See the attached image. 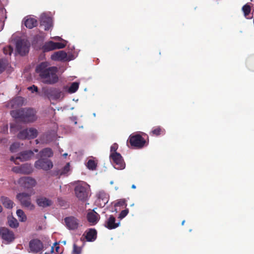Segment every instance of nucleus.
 I'll list each match as a JSON object with an SVG mask.
<instances>
[{
  "instance_id": "f257e3e1",
  "label": "nucleus",
  "mask_w": 254,
  "mask_h": 254,
  "mask_svg": "<svg viewBox=\"0 0 254 254\" xmlns=\"http://www.w3.org/2000/svg\"><path fill=\"white\" fill-rule=\"evenodd\" d=\"M36 70L39 74L41 81L45 84H53L58 81L57 68L50 66L48 62H43L39 64Z\"/></svg>"
},
{
  "instance_id": "f03ea898",
  "label": "nucleus",
  "mask_w": 254,
  "mask_h": 254,
  "mask_svg": "<svg viewBox=\"0 0 254 254\" xmlns=\"http://www.w3.org/2000/svg\"><path fill=\"white\" fill-rule=\"evenodd\" d=\"M90 186L84 182L79 181L74 189L76 197L80 200H86L89 194Z\"/></svg>"
},
{
  "instance_id": "7ed1b4c3",
  "label": "nucleus",
  "mask_w": 254,
  "mask_h": 254,
  "mask_svg": "<svg viewBox=\"0 0 254 254\" xmlns=\"http://www.w3.org/2000/svg\"><path fill=\"white\" fill-rule=\"evenodd\" d=\"M78 53L69 52L67 54L64 51L54 52L51 56V59L55 61H69L73 60L77 56Z\"/></svg>"
},
{
  "instance_id": "20e7f679",
  "label": "nucleus",
  "mask_w": 254,
  "mask_h": 254,
  "mask_svg": "<svg viewBox=\"0 0 254 254\" xmlns=\"http://www.w3.org/2000/svg\"><path fill=\"white\" fill-rule=\"evenodd\" d=\"M31 195L32 193L22 192L17 194L16 197L23 206L32 210L34 208V205L31 203Z\"/></svg>"
},
{
  "instance_id": "39448f33",
  "label": "nucleus",
  "mask_w": 254,
  "mask_h": 254,
  "mask_svg": "<svg viewBox=\"0 0 254 254\" xmlns=\"http://www.w3.org/2000/svg\"><path fill=\"white\" fill-rule=\"evenodd\" d=\"M110 158L115 169L122 170L125 168V163L120 153L110 154Z\"/></svg>"
},
{
  "instance_id": "423d86ee",
  "label": "nucleus",
  "mask_w": 254,
  "mask_h": 254,
  "mask_svg": "<svg viewBox=\"0 0 254 254\" xmlns=\"http://www.w3.org/2000/svg\"><path fill=\"white\" fill-rule=\"evenodd\" d=\"M19 115L25 122H32L37 119L36 112L33 109H23L19 111Z\"/></svg>"
},
{
  "instance_id": "0eeeda50",
  "label": "nucleus",
  "mask_w": 254,
  "mask_h": 254,
  "mask_svg": "<svg viewBox=\"0 0 254 254\" xmlns=\"http://www.w3.org/2000/svg\"><path fill=\"white\" fill-rule=\"evenodd\" d=\"M38 131L34 128H29L21 130L18 134L19 139H32L37 137Z\"/></svg>"
},
{
  "instance_id": "6e6552de",
  "label": "nucleus",
  "mask_w": 254,
  "mask_h": 254,
  "mask_svg": "<svg viewBox=\"0 0 254 254\" xmlns=\"http://www.w3.org/2000/svg\"><path fill=\"white\" fill-rule=\"evenodd\" d=\"M131 146L137 148H142L145 143V140L139 134H131L129 137Z\"/></svg>"
},
{
  "instance_id": "1a4fd4ad",
  "label": "nucleus",
  "mask_w": 254,
  "mask_h": 254,
  "mask_svg": "<svg viewBox=\"0 0 254 254\" xmlns=\"http://www.w3.org/2000/svg\"><path fill=\"white\" fill-rule=\"evenodd\" d=\"M53 164L52 162L47 159H40L35 163V167L38 169H43L45 171L49 170L52 168Z\"/></svg>"
},
{
  "instance_id": "9d476101",
  "label": "nucleus",
  "mask_w": 254,
  "mask_h": 254,
  "mask_svg": "<svg viewBox=\"0 0 254 254\" xmlns=\"http://www.w3.org/2000/svg\"><path fill=\"white\" fill-rule=\"evenodd\" d=\"M40 25L44 27L45 30H49L53 27V20L50 16L46 13H42L40 18Z\"/></svg>"
},
{
  "instance_id": "9b49d317",
  "label": "nucleus",
  "mask_w": 254,
  "mask_h": 254,
  "mask_svg": "<svg viewBox=\"0 0 254 254\" xmlns=\"http://www.w3.org/2000/svg\"><path fill=\"white\" fill-rule=\"evenodd\" d=\"M29 43L24 40L18 41L16 48L17 52L21 55H24L29 51Z\"/></svg>"
},
{
  "instance_id": "f8f14e48",
  "label": "nucleus",
  "mask_w": 254,
  "mask_h": 254,
  "mask_svg": "<svg viewBox=\"0 0 254 254\" xmlns=\"http://www.w3.org/2000/svg\"><path fill=\"white\" fill-rule=\"evenodd\" d=\"M33 155L34 153L32 151H25L21 152L18 157H11L10 160L13 161L15 164H18V160H20L21 161H25L31 158Z\"/></svg>"
},
{
  "instance_id": "ddd939ff",
  "label": "nucleus",
  "mask_w": 254,
  "mask_h": 254,
  "mask_svg": "<svg viewBox=\"0 0 254 254\" xmlns=\"http://www.w3.org/2000/svg\"><path fill=\"white\" fill-rule=\"evenodd\" d=\"M18 184L24 188H31L35 186L36 181L31 177H22L18 180Z\"/></svg>"
},
{
  "instance_id": "4468645a",
  "label": "nucleus",
  "mask_w": 254,
  "mask_h": 254,
  "mask_svg": "<svg viewBox=\"0 0 254 254\" xmlns=\"http://www.w3.org/2000/svg\"><path fill=\"white\" fill-rule=\"evenodd\" d=\"M64 222L66 227L70 230H74L78 228L79 225L78 220L74 217H66Z\"/></svg>"
},
{
  "instance_id": "2eb2a0df",
  "label": "nucleus",
  "mask_w": 254,
  "mask_h": 254,
  "mask_svg": "<svg viewBox=\"0 0 254 254\" xmlns=\"http://www.w3.org/2000/svg\"><path fill=\"white\" fill-rule=\"evenodd\" d=\"M98 198L97 203L101 207H104L109 201V195L104 191H99L97 194Z\"/></svg>"
},
{
  "instance_id": "dca6fc26",
  "label": "nucleus",
  "mask_w": 254,
  "mask_h": 254,
  "mask_svg": "<svg viewBox=\"0 0 254 254\" xmlns=\"http://www.w3.org/2000/svg\"><path fill=\"white\" fill-rule=\"evenodd\" d=\"M23 22L25 26L29 29H31L37 25V19L34 16H27L25 17L23 20Z\"/></svg>"
},
{
  "instance_id": "f3484780",
  "label": "nucleus",
  "mask_w": 254,
  "mask_h": 254,
  "mask_svg": "<svg viewBox=\"0 0 254 254\" xmlns=\"http://www.w3.org/2000/svg\"><path fill=\"white\" fill-rule=\"evenodd\" d=\"M0 234L2 239L7 242H11L14 239L13 232L5 228L0 229Z\"/></svg>"
},
{
  "instance_id": "a211bd4d",
  "label": "nucleus",
  "mask_w": 254,
  "mask_h": 254,
  "mask_svg": "<svg viewBox=\"0 0 254 254\" xmlns=\"http://www.w3.org/2000/svg\"><path fill=\"white\" fill-rule=\"evenodd\" d=\"M29 248L32 252L38 253L42 250L43 245L40 240H33L29 243Z\"/></svg>"
},
{
  "instance_id": "6ab92c4d",
  "label": "nucleus",
  "mask_w": 254,
  "mask_h": 254,
  "mask_svg": "<svg viewBox=\"0 0 254 254\" xmlns=\"http://www.w3.org/2000/svg\"><path fill=\"white\" fill-rule=\"evenodd\" d=\"M87 217L88 222L90 223L91 225L96 224L99 219V214L94 210H91L87 214Z\"/></svg>"
},
{
  "instance_id": "aec40b11",
  "label": "nucleus",
  "mask_w": 254,
  "mask_h": 254,
  "mask_svg": "<svg viewBox=\"0 0 254 254\" xmlns=\"http://www.w3.org/2000/svg\"><path fill=\"white\" fill-rule=\"evenodd\" d=\"M116 219L113 216H110L109 218L106 220L105 225L109 229H113L119 227L120 225V222H115Z\"/></svg>"
},
{
  "instance_id": "412c9836",
  "label": "nucleus",
  "mask_w": 254,
  "mask_h": 254,
  "mask_svg": "<svg viewBox=\"0 0 254 254\" xmlns=\"http://www.w3.org/2000/svg\"><path fill=\"white\" fill-rule=\"evenodd\" d=\"M36 201L38 206L42 207L50 206L52 204V201L50 199L45 197H40L37 198Z\"/></svg>"
},
{
  "instance_id": "4be33fe9",
  "label": "nucleus",
  "mask_w": 254,
  "mask_h": 254,
  "mask_svg": "<svg viewBox=\"0 0 254 254\" xmlns=\"http://www.w3.org/2000/svg\"><path fill=\"white\" fill-rule=\"evenodd\" d=\"M85 237L87 241H94L97 237V232L94 229H90L85 232Z\"/></svg>"
},
{
  "instance_id": "5701e85b",
  "label": "nucleus",
  "mask_w": 254,
  "mask_h": 254,
  "mask_svg": "<svg viewBox=\"0 0 254 254\" xmlns=\"http://www.w3.org/2000/svg\"><path fill=\"white\" fill-rule=\"evenodd\" d=\"M98 160L92 157L88 158L87 163H86V166L87 168L90 170H95L97 166Z\"/></svg>"
},
{
  "instance_id": "b1692460",
  "label": "nucleus",
  "mask_w": 254,
  "mask_h": 254,
  "mask_svg": "<svg viewBox=\"0 0 254 254\" xmlns=\"http://www.w3.org/2000/svg\"><path fill=\"white\" fill-rule=\"evenodd\" d=\"M0 201L5 207L8 209L12 208L14 205L13 202L8 197L5 196L1 197Z\"/></svg>"
},
{
  "instance_id": "393cba45",
  "label": "nucleus",
  "mask_w": 254,
  "mask_h": 254,
  "mask_svg": "<svg viewBox=\"0 0 254 254\" xmlns=\"http://www.w3.org/2000/svg\"><path fill=\"white\" fill-rule=\"evenodd\" d=\"M42 50L44 52H48L55 50V42L50 41L46 42L42 47Z\"/></svg>"
},
{
  "instance_id": "a878e982",
  "label": "nucleus",
  "mask_w": 254,
  "mask_h": 254,
  "mask_svg": "<svg viewBox=\"0 0 254 254\" xmlns=\"http://www.w3.org/2000/svg\"><path fill=\"white\" fill-rule=\"evenodd\" d=\"M23 103V99L21 97H18L12 100L9 103L8 106H10L11 108H14L18 106H21Z\"/></svg>"
},
{
  "instance_id": "bb28decb",
  "label": "nucleus",
  "mask_w": 254,
  "mask_h": 254,
  "mask_svg": "<svg viewBox=\"0 0 254 254\" xmlns=\"http://www.w3.org/2000/svg\"><path fill=\"white\" fill-rule=\"evenodd\" d=\"M70 164L67 163L63 168L58 172V174L60 175H66L70 172Z\"/></svg>"
},
{
  "instance_id": "cd10ccee",
  "label": "nucleus",
  "mask_w": 254,
  "mask_h": 254,
  "mask_svg": "<svg viewBox=\"0 0 254 254\" xmlns=\"http://www.w3.org/2000/svg\"><path fill=\"white\" fill-rule=\"evenodd\" d=\"M40 156L43 157H50L53 156V152L50 148H45L40 152Z\"/></svg>"
},
{
  "instance_id": "c85d7f7f",
  "label": "nucleus",
  "mask_w": 254,
  "mask_h": 254,
  "mask_svg": "<svg viewBox=\"0 0 254 254\" xmlns=\"http://www.w3.org/2000/svg\"><path fill=\"white\" fill-rule=\"evenodd\" d=\"M32 171V167L30 164L26 163L22 165V174H30Z\"/></svg>"
},
{
  "instance_id": "c756f323",
  "label": "nucleus",
  "mask_w": 254,
  "mask_h": 254,
  "mask_svg": "<svg viewBox=\"0 0 254 254\" xmlns=\"http://www.w3.org/2000/svg\"><path fill=\"white\" fill-rule=\"evenodd\" d=\"M8 223L10 227L12 228H16L18 226L19 223L17 220L11 216L8 217Z\"/></svg>"
},
{
  "instance_id": "7c9ffc66",
  "label": "nucleus",
  "mask_w": 254,
  "mask_h": 254,
  "mask_svg": "<svg viewBox=\"0 0 254 254\" xmlns=\"http://www.w3.org/2000/svg\"><path fill=\"white\" fill-rule=\"evenodd\" d=\"M79 83L75 82H73L71 85L67 89L68 92L69 93H75L79 88Z\"/></svg>"
},
{
  "instance_id": "2f4dec72",
  "label": "nucleus",
  "mask_w": 254,
  "mask_h": 254,
  "mask_svg": "<svg viewBox=\"0 0 254 254\" xmlns=\"http://www.w3.org/2000/svg\"><path fill=\"white\" fill-rule=\"evenodd\" d=\"M16 214L19 219V221L21 222H25L26 220V216L22 210L18 209L16 211Z\"/></svg>"
},
{
  "instance_id": "473e14b6",
  "label": "nucleus",
  "mask_w": 254,
  "mask_h": 254,
  "mask_svg": "<svg viewBox=\"0 0 254 254\" xmlns=\"http://www.w3.org/2000/svg\"><path fill=\"white\" fill-rule=\"evenodd\" d=\"M62 42H55V50L64 48L67 43L65 40L62 41Z\"/></svg>"
},
{
  "instance_id": "72a5a7b5",
  "label": "nucleus",
  "mask_w": 254,
  "mask_h": 254,
  "mask_svg": "<svg viewBox=\"0 0 254 254\" xmlns=\"http://www.w3.org/2000/svg\"><path fill=\"white\" fill-rule=\"evenodd\" d=\"M242 10L245 16L247 18H250L249 16L251 11V7L249 5L246 4L243 7Z\"/></svg>"
},
{
  "instance_id": "f704fd0d",
  "label": "nucleus",
  "mask_w": 254,
  "mask_h": 254,
  "mask_svg": "<svg viewBox=\"0 0 254 254\" xmlns=\"http://www.w3.org/2000/svg\"><path fill=\"white\" fill-rule=\"evenodd\" d=\"M163 132H164L163 129L161 128L160 127H157L154 128L152 130L151 133L153 135H158Z\"/></svg>"
},
{
  "instance_id": "c9c22d12",
  "label": "nucleus",
  "mask_w": 254,
  "mask_h": 254,
  "mask_svg": "<svg viewBox=\"0 0 254 254\" xmlns=\"http://www.w3.org/2000/svg\"><path fill=\"white\" fill-rule=\"evenodd\" d=\"M20 144L19 143L15 142L13 143L10 147V151L12 152H15L17 151L18 148H19Z\"/></svg>"
},
{
  "instance_id": "e433bc0d",
  "label": "nucleus",
  "mask_w": 254,
  "mask_h": 254,
  "mask_svg": "<svg viewBox=\"0 0 254 254\" xmlns=\"http://www.w3.org/2000/svg\"><path fill=\"white\" fill-rule=\"evenodd\" d=\"M54 98L56 99H59L61 98H63L64 97V94L62 92L55 90L54 92Z\"/></svg>"
},
{
  "instance_id": "4c0bfd02",
  "label": "nucleus",
  "mask_w": 254,
  "mask_h": 254,
  "mask_svg": "<svg viewBox=\"0 0 254 254\" xmlns=\"http://www.w3.org/2000/svg\"><path fill=\"white\" fill-rule=\"evenodd\" d=\"M81 253V248L77 247L76 245H73L72 254H80Z\"/></svg>"
},
{
  "instance_id": "58836bf2",
  "label": "nucleus",
  "mask_w": 254,
  "mask_h": 254,
  "mask_svg": "<svg viewBox=\"0 0 254 254\" xmlns=\"http://www.w3.org/2000/svg\"><path fill=\"white\" fill-rule=\"evenodd\" d=\"M13 51V48L11 46H8L3 48V52L5 55H10Z\"/></svg>"
},
{
  "instance_id": "ea45409f",
  "label": "nucleus",
  "mask_w": 254,
  "mask_h": 254,
  "mask_svg": "<svg viewBox=\"0 0 254 254\" xmlns=\"http://www.w3.org/2000/svg\"><path fill=\"white\" fill-rule=\"evenodd\" d=\"M6 64L7 62L5 60H0V73L4 70Z\"/></svg>"
},
{
  "instance_id": "a19ab883",
  "label": "nucleus",
  "mask_w": 254,
  "mask_h": 254,
  "mask_svg": "<svg viewBox=\"0 0 254 254\" xmlns=\"http://www.w3.org/2000/svg\"><path fill=\"white\" fill-rule=\"evenodd\" d=\"M118 148V145L117 143L113 144L111 146L110 154H116V153H118L116 152V150H117Z\"/></svg>"
},
{
  "instance_id": "79ce46f5",
  "label": "nucleus",
  "mask_w": 254,
  "mask_h": 254,
  "mask_svg": "<svg viewBox=\"0 0 254 254\" xmlns=\"http://www.w3.org/2000/svg\"><path fill=\"white\" fill-rule=\"evenodd\" d=\"M128 213V209H126L125 210H122L121 211V213L120 214L119 218L121 219H122V218L125 217L127 215Z\"/></svg>"
},
{
  "instance_id": "37998d69",
  "label": "nucleus",
  "mask_w": 254,
  "mask_h": 254,
  "mask_svg": "<svg viewBox=\"0 0 254 254\" xmlns=\"http://www.w3.org/2000/svg\"><path fill=\"white\" fill-rule=\"evenodd\" d=\"M12 170L15 173L22 174V166L14 167Z\"/></svg>"
},
{
  "instance_id": "c03bdc74",
  "label": "nucleus",
  "mask_w": 254,
  "mask_h": 254,
  "mask_svg": "<svg viewBox=\"0 0 254 254\" xmlns=\"http://www.w3.org/2000/svg\"><path fill=\"white\" fill-rule=\"evenodd\" d=\"M125 204L126 205V206L127 205L125 199H120V200L118 201V202L116 203L115 205L121 206Z\"/></svg>"
},
{
  "instance_id": "a18cd8bd",
  "label": "nucleus",
  "mask_w": 254,
  "mask_h": 254,
  "mask_svg": "<svg viewBox=\"0 0 254 254\" xmlns=\"http://www.w3.org/2000/svg\"><path fill=\"white\" fill-rule=\"evenodd\" d=\"M29 90H31L32 92L34 91L37 92L38 90V88L36 86L33 85V86H31L28 88Z\"/></svg>"
},
{
  "instance_id": "49530a36",
  "label": "nucleus",
  "mask_w": 254,
  "mask_h": 254,
  "mask_svg": "<svg viewBox=\"0 0 254 254\" xmlns=\"http://www.w3.org/2000/svg\"><path fill=\"white\" fill-rule=\"evenodd\" d=\"M52 39L55 40H58V41H63L64 40L63 39H62L59 36H56V37H53L52 38Z\"/></svg>"
},
{
  "instance_id": "de8ad7c7",
  "label": "nucleus",
  "mask_w": 254,
  "mask_h": 254,
  "mask_svg": "<svg viewBox=\"0 0 254 254\" xmlns=\"http://www.w3.org/2000/svg\"><path fill=\"white\" fill-rule=\"evenodd\" d=\"M40 141H41V142H42V143H48V142H49L50 141V140H49V139H47L45 140V139H42V138H41V139H40Z\"/></svg>"
},
{
  "instance_id": "09e8293b",
  "label": "nucleus",
  "mask_w": 254,
  "mask_h": 254,
  "mask_svg": "<svg viewBox=\"0 0 254 254\" xmlns=\"http://www.w3.org/2000/svg\"><path fill=\"white\" fill-rule=\"evenodd\" d=\"M51 253H53L54 252V248L53 247L51 248ZM45 254H52L45 253Z\"/></svg>"
},
{
  "instance_id": "8fccbe9b",
  "label": "nucleus",
  "mask_w": 254,
  "mask_h": 254,
  "mask_svg": "<svg viewBox=\"0 0 254 254\" xmlns=\"http://www.w3.org/2000/svg\"><path fill=\"white\" fill-rule=\"evenodd\" d=\"M131 188L134 189L136 188V187H135V186L134 185H132L131 186Z\"/></svg>"
},
{
  "instance_id": "3c124183",
  "label": "nucleus",
  "mask_w": 254,
  "mask_h": 254,
  "mask_svg": "<svg viewBox=\"0 0 254 254\" xmlns=\"http://www.w3.org/2000/svg\"><path fill=\"white\" fill-rule=\"evenodd\" d=\"M67 156V153H64V154H63V156L64 157H66Z\"/></svg>"
},
{
  "instance_id": "603ef678",
  "label": "nucleus",
  "mask_w": 254,
  "mask_h": 254,
  "mask_svg": "<svg viewBox=\"0 0 254 254\" xmlns=\"http://www.w3.org/2000/svg\"><path fill=\"white\" fill-rule=\"evenodd\" d=\"M2 210V206L0 205V212H1Z\"/></svg>"
},
{
  "instance_id": "864d4df0",
  "label": "nucleus",
  "mask_w": 254,
  "mask_h": 254,
  "mask_svg": "<svg viewBox=\"0 0 254 254\" xmlns=\"http://www.w3.org/2000/svg\"><path fill=\"white\" fill-rule=\"evenodd\" d=\"M4 128H5V131H7V126L5 127H4Z\"/></svg>"
},
{
  "instance_id": "5fc2aeb1",
  "label": "nucleus",
  "mask_w": 254,
  "mask_h": 254,
  "mask_svg": "<svg viewBox=\"0 0 254 254\" xmlns=\"http://www.w3.org/2000/svg\"><path fill=\"white\" fill-rule=\"evenodd\" d=\"M59 249V247H56V250L57 251H58V249Z\"/></svg>"
},
{
  "instance_id": "6e6d98bb",
  "label": "nucleus",
  "mask_w": 254,
  "mask_h": 254,
  "mask_svg": "<svg viewBox=\"0 0 254 254\" xmlns=\"http://www.w3.org/2000/svg\"><path fill=\"white\" fill-rule=\"evenodd\" d=\"M185 220L183 221L182 222V225H183L184 224V223H185Z\"/></svg>"
},
{
  "instance_id": "4d7b16f0",
  "label": "nucleus",
  "mask_w": 254,
  "mask_h": 254,
  "mask_svg": "<svg viewBox=\"0 0 254 254\" xmlns=\"http://www.w3.org/2000/svg\"><path fill=\"white\" fill-rule=\"evenodd\" d=\"M113 183H114V182H113V181H111V182H110V184H111V185H113Z\"/></svg>"
},
{
  "instance_id": "13d9d810",
  "label": "nucleus",
  "mask_w": 254,
  "mask_h": 254,
  "mask_svg": "<svg viewBox=\"0 0 254 254\" xmlns=\"http://www.w3.org/2000/svg\"><path fill=\"white\" fill-rule=\"evenodd\" d=\"M73 49H74V46H72V47H71V50H73Z\"/></svg>"
},
{
  "instance_id": "bf43d9fd",
  "label": "nucleus",
  "mask_w": 254,
  "mask_h": 254,
  "mask_svg": "<svg viewBox=\"0 0 254 254\" xmlns=\"http://www.w3.org/2000/svg\"><path fill=\"white\" fill-rule=\"evenodd\" d=\"M36 143H38L39 142L38 139L36 140Z\"/></svg>"
},
{
  "instance_id": "052dcab7",
  "label": "nucleus",
  "mask_w": 254,
  "mask_h": 254,
  "mask_svg": "<svg viewBox=\"0 0 254 254\" xmlns=\"http://www.w3.org/2000/svg\"><path fill=\"white\" fill-rule=\"evenodd\" d=\"M93 115L94 117H95L96 116V114L95 113H93Z\"/></svg>"
},
{
  "instance_id": "680f3d73",
  "label": "nucleus",
  "mask_w": 254,
  "mask_h": 254,
  "mask_svg": "<svg viewBox=\"0 0 254 254\" xmlns=\"http://www.w3.org/2000/svg\"><path fill=\"white\" fill-rule=\"evenodd\" d=\"M35 152H38V150L37 149H35Z\"/></svg>"
},
{
  "instance_id": "e2e57ef3",
  "label": "nucleus",
  "mask_w": 254,
  "mask_h": 254,
  "mask_svg": "<svg viewBox=\"0 0 254 254\" xmlns=\"http://www.w3.org/2000/svg\"><path fill=\"white\" fill-rule=\"evenodd\" d=\"M130 206H134V203L131 204Z\"/></svg>"
},
{
  "instance_id": "0e129e2a",
  "label": "nucleus",
  "mask_w": 254,
  "mask_h": 254,
  "mask_svg": "<svg viewBox=\"0 0 254 254\" xmlns=\"http://www.w3.org/2000/svg\"><path fill=\"white\" fill-rule=\"evenodd\" d=\"M63 244H65V241H64V242H63Z\"/></svg>"
}]
</instances>
